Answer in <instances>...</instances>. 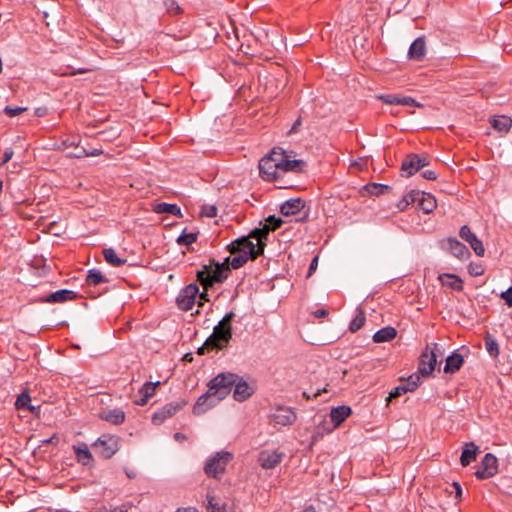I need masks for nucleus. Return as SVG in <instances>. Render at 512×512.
<instances>
[{
	"label": "nucleus",
	"mask_w": 512,
	"mask_h": 512,
	"mask_svg": "<svg viewBox=\"0 0 512 512\" xmlns=\"http://www.w3.org/2000/svg\"><path fill=\"white\" fill-rule=\"evenodd\" d=\"M231 257H226L225 260L220 263L214 258L209 260L208 264H204L202 269L197 272V281L206 290H209L216 283L224 282L232 269L230 265Z\"/></svg>",
	"instance_id": "obj_1"
},
{
	"label": "nucleus",
	"mask_w": 512,
	"mask_h": 512,
	"mask_svg": "<svg viewBox=\"0 0 512 512\" xmlns=\"http://www.w3.org/2000/svg\"><path fill=\"white\" fill-rule=\"evenodd\" d=\"M265 246V239H255L251 237L250 232L247 236H243L231 242L227 246V249L231 254L240 253L247 255L250 260H255L264 253Z\"/></svg>",
	"instance_id": "obj_2"
},
{
	"label": "nucleus",
	"mask_w": 512,
	"mask_h": 512,
	"mask_svg": "<svg viewBox=\"0 0 512 512\" xmlns=\"http://www.w3.org/2000/svg\"><path fill=\"white\" fill-rule=\"evenodd\" d=\"M282 148H273L259 161L258 168L260 177L267 182H278L281 179V157Z\"/></svg>",
	"instance_id": "obj_3"
},
{
	"label": "nucleus",
	"mask_w": 512,
	"mask_h": 512,
	"mask_svg": "<svg viewBox=\"0 0 512 512\" xmlns=\"http://www.w3.org/2000/svg\"><path fill=\"white\" fill-rule=\"evenodd\" d=\"M239 376L231 372H222L212 378L207 386L211 394L218 398V400L225 399L231 392L232 387L238 380Z\"/></svg>",
	"instance_id": "obj_4"
},
{
	"label": "nucleus",
	"mask_w": 512,
	"mask_h": 512,
	"mask_svg": "<svg viewBox=\"0 0 512 512\" xmlns=\"http://www.w3.org/2000/svg\"><path fill=\"white\" fill-rule=\"evenodd\" d=\"M121 447V438L113 434H103L92 443V448L103 459L112 458Z\"/></svg>",
	"instance_id": "obj_5"
},
{
	"label": "nucleus",
	"mask_w": 512,
	"mask_h": 512,
	"mask_svg": "<svg viewBox=\"0 0 512 512\" xmlns=\"http://www.w3.org/2000/svg\"><path fill=\"white\" fill-rule=\"evenodd\" d=\"M440 348L437 343L427 345L419 358L418 372L421 376L427 377L432 374L437 363V353Z\"/></svg>",
	"instance_id": "obj_6"
},
{
	"label": "nucleus",
	"mask_w": 512,
	"mask_h": 512,
	"mask_svg": "<svg viewBox=\"0 0 512 512\" xmlns=\"http://www.w3.org/2000/svg\"><path fill=\"white\" fill-rule=\"evenodd\" d=\"M232 459V454L229 452H217L210 457L205 466L204 472L209 478H218L224 473L227 464Z\"/></svg>",
	"instance_id": "obj_7"
},
{
	"label": "nucleus",
	"mask_w": 512,
	"mask_h": 512,
	"mask_svg": "<svg viewBox=\"0 0 512 512\" xmlns=\"http://www.w3.org/2000/svg\"><path fill=\"white\" fill-rule=\"evenodd\" d=\"M199 294V287L196 283H190L179 292L176 303L182 311H190L195 305Z\"/></svg>",
	"instance_id": "obj_8"
},
{
	"label": "nucleus",
	"mask_w": 512,
	"mask_h": 512,
	"mask_svg": "<svg viewBox=\"0 0 512 512\" xmlns=\"http://www.w3.org/2000/svg\"><path fill=\"white\" fill-rule=\"evenodd\" d=\"M235 317L234 312L227 313L222 320L214 327L212 335L217 338L220 342L228 345L232 338V326L231 323Z\"/></svg>",
	"instance_id": "obj_9"
},
{
	"label": "nucleus",
	"mask_w": 512,
	"mask_h": 512,
	"mask_svg": "<svg viewBox=\"0 0 512 512\" xmlns=\"http://www.w3.org/2000/svg\"><path fill=\"white\" fill-rule=\"evenodd\" d=\"M498 472V460L492 453H487L483 457L479 467L475 471V476L479 480L489 479Z\"/></svg>",
	"instance_id": "obj_10"
},
{
	"label": "nucleus",
	"mask_w": 512,
	"mask_h": 512,
	"mask_svg": "<svg viewBox=\"0 0 512 512\" xmlns=\"http://www.w3.org/2000/svg\"><path fill=\"white\" fill-rule=\"evenodd\" d=\"M428 164L429 162L426 157H421L418 154H409L402 161L401 171L403 176L410 177Z\"/></svg>",
	"instance_id": "obj_11"
},
{
	"label": "nucleus",
	"mask_w": 512,
	"mask_h": 512,
	"mask_svg": "<svg viewBox=\"0 0 512 512\" xmlns=\"http://www.w3.org/2000/svg\"><path fill=\"white\" fill-rule=\"evenodd\" d=\"M187 405V401L181 400L178 402H171L164 405L161 409L157 410L152 416V423L161 425L166 419L175 415L178 411Z\"/></svg>",
	"instance_id": "obj_12"
},
{
	"label": "nucleus",
	"mask_w": 512,
	"mask_h": 512,
	"mask_svg": "<svg viewBox=\"0 0 512 512\" xmlns=\"http://www.w3.org/2000/svg\"><path fill=\"white\" fill-rule=\"evenodd\" d=\"M440 247L461 260L467 259L471 255L467 246L454 237L442 240L440 242Z\"/></svg>",
	"instance_id": "obj_13"
},
{
	"label": "nucleus",
	"mask_w": 512,
	"mask_h": 512,
	"mask_svg": "<svg viewBox=\"0 0 512 512\" xmlns=\"http://www.w3.org/2000/svg\"><path fill=\"white\" fill-rule=\"evenodd\" d=\"M281 159V179L287 172L302 173L305 171L307 164L304 160L291 159V156L282 149Z\"/></svg>",
	"instance_id": "obj_14"
},
{
	"label": "nucleus",
	"mask_w": 512,
	"mask_h": 512,
	"mask_svg": "<svg viewBox=\"0 0 512 512\" xmlns=\"http://www.w3.org/2000/svg\"><path fill=\"white\" fill-rule=\"evenodd\" d=\"M271 419L275 424L290 426L295 423L297 415L292 408L279 406L275 408L274 412L271 414Z\"/></svg>",
	"instance_id": "obj_15"
},
{
	"label": "nucleus",
	"mask_w": 512,
	"mask_h": 512,
	"mask_svg": "<svg viewBox=\"0 0 512 512\" xmlns=\"http://www.w3.org/2000/svg\"><path fill=\"white\" fill-rule=\"evenodd\" d=\"M459 236L466 241L477 256H483L485 248L480 239L473 233L468 225H463L459 230Z\"/></svg>",
	"instance_id": "obj_16"
},
{
	"label": "nucleus",
	"mask_w": 512,
	"mask_h": 512,
	"mask_svg": "<svg viewBox=\"0 0 512 512\" xmlns=\"http://www.w3.org/2000/svg\"><path fill=\"white\" fill-rule=\"evenodd\" d=\"M283 224V220L275 215H270L266 219V224L262 228H255L251 231V237L255 239H265L267 238L270 231H275L281 227Z\"/></svg>",
	"instance_id": "obj_17"
},
{
	"label": "nucleus",
	"mask_w": 512,
	"mask_h": 512,
	"mask_svg": "<svg viewBox=\"0 0 512 512\" xmlns=\"http://www.w3.org/2000/svg\"><path fill=\"white\" fill-rule=\"evenodd\" d=\"M284 457V453L278 450H263L259 453L258 461L262 468L273 469L279 465Z\"/></svg>",
	"instance_id": "obj_18"
},
{
	"label": "nucleus",
	"mask_w": 512,
	"mask_h": 512,
	"mask_svg": "<svg viewBox=\"0 0 512 512\" xmlns=\"http://www.w3.org/2000/svg\"><path fill=\"white\" fill-rule=\"evenodd\" d=\"M412 196H414L415 198V203L417 204V207L421 209L424 213H431L437 207L436 199L430 193L412 190Z\"/></svg>",
	"instance_id": "obj_19"
},
{
	"label": "nucleus",
	"mask_w": 512,
	"mask_h": 512,
	"mask_svg": "<svg viewBox=\"0 0 512 512\" xmlns=\"http://www.w3.org/2000/svg\"><path fill=\"white\" fill-rule=\"evenodd\" d=\"M78 298V294L69 289H61L55 292H52L42 298L39 299L41 303H65L67 301H72Z\"/></svg>",
	"instance_id": "obj_20"
},
{
	"label": "nucleus",
	"mask_w": 512,
	"mask_h": 512,
	"mask_svg": "<svg viewBox=\"0 0 512 512\" xmlns=\"http://www.w3.org/2000/svg\"><path fill=\"white\" fill-rule=\"evenodd\" d=\"M220 401L221 400H218V398L211 394L208 390L197 399L195 405L193 406V413L195 415H201L207 410L215 407Z\"/></svg>",
	"instance_id": "obj_21"
},
{
	"label": "nucleus",
	"mask_w": 512,
	"mask_h": 512,
	"mask_svg": "<svg viewBox=\"0 0 512 512\" xmlns=\"http://www.w3.org/2000/svg\"><path fill=\"white\" fill-rule=\"evenodd\" d=\"M383 103L388 105H402L409 107H420L421 104L418 103L414 98L410 96H400L393 94H382L377 97Z\"/></svg>",
	"instance_id": "obj_22"
},
{
	"label": "nucleus",
	"mask_w": 512,
	"mask_h": 512,
	"mask_svg": "<svg viewBox=\"0 0 512 512\" xmlns=\"http://www.w3.org/2000/svg\"><path fill=\"white\" fill-rule=\"evenodd\" d=\"M254 392V388L239 377L234 384L233 398L237 402H244L249 399Z\"/></svg>",
	"instance_id": "obj_23"
},
{
	"label": "nucleus",
	"mask_w": 512,
	"mask_h": 512,
	"mask_svg": "<svg viewBox=\"0 0 512 512\" xmlns=\"http://www.w3.org/2000/svg\"><path fill=\"white\" fill-rule=\"evenodd\" d=\"M305 201L301 198H292L284 202L280 207V212L284 216H293L299 214L305 208Z\"/></svg>",
	"instance_id": "obj_24"
},
{
	"label": "nucleus",
	"mask_w": 512,
	"mask_h": 512,
	"mask_svg": "<svg viewBox=\"0 0 512 512\" xmlns=\"http://www.w3.org/2000/svg\"><path fill=\"white\" fill-rule=\"evenodd\" d=\"M426 54V42L424 37L415 39L409 47L408 57L410 60L421 61Z\"/></svg>",
	"instance_id": "obj_25"
},
{
	"label": "nucleus",
	"mask_w": 512,
	"mask_h": 512,
	"mask_svg": "<svg viewBox=\"0 0 512 512\" xmlns=\"http://www.w3.org/2000/svg\"><path fill=\"white\" fill-rule=\"evenodd\" d=\"M73 451L78 463L84 466L92 465L94 458L86 443L73 445Z\"/></svg>",
	"instance_id": "obj_26"
},
{
	"label": "nucleus",
	"mask_w": 512,
	"mask_h": 512,
	"mask_svg": "<svg viewBox=\"0 0 512 512\" xmlns=\"http://www.w3.org/2000/svg\"><path fill=\"white\" fill-rule=\"evenodd\" d=\"M463 363H464L463 356L460 353H458L457 351H454L451 355H449L446 358L444 372L447 374H454L460 370Z\"/></svg>",
	"instance_id": "obj_27"
},
{
	"label": "nucleus",
	"mask_w": 512,
	"mask_h": 512,
	"mask_svg": "<svg viewBox=\"0 0 512 512\" xmlns=\"http://www.w3.org/2000/svg\"><path fill=\"white\" fill-rule=\"evenodd\" d=\"M100 418L114 425H120L125 421V412L119 408L103 410Z\"/></svg>",
	"instance_id": "obj_28"
},
{
	"label": "nucleus",
	"mask_w": 512,
	"mask_h": 512,
	"mask_svg": "<svg viewBox=\"0 0 512 512\" xmlns=\"http://www.w3.org/2000/svg\"><path fill=\"white\" fill-rule=\"evenodd\" d=\"M439 281L443 286H447L455 291H462L463 290V281L462 279L455 275L450 273H443L438 276Z\"/></svg>",
	"instance_id": "obj_29"
},
{
	"label": "nucleus",
	"mask_w": 512,
	"mask_h": 512,
	"mask_svg": "<svg viewBox=\"0 0 512 512\" xmlns=\"http://www.w3.org/2000/svg\"><path fill=\"white\" fill-rule=\"evenodd\" d=\"M352 413V409L349 406L341 405L335 407L330 412L331 422L337 427L344 422Z\"/></svg>",
	"instance_id": "obj_30"
},
{
	"label": "nucleus",
	"mask_w": 512,
	"mask_h": 512,
	"mask_svg": "<svg viewBox=\"0 0 512 512\" xmlns=\"http://www.w3.org/2000/svg\"><path fill=\"white\" fill-rule=\"evenodd\" d=\"M479 447L473 442L466 443L462 451L460 462L463 467L468 466L472 461L476 459Z\"/></svg>",
	"instance_id": "obj_31"
},
{
	"label": "nucleus",
	"mask_w": 512,
	"mask_h": 512,
	"mask_svg": "<svg viewBox=\"0 0 512 512\" xmlns=\"http://www.w3.org/2000/svg\"><path fill=\"white\" fill-rule=\"evenodd\" d=\"M397 336V330L392 326L381 328L373 335L375 343H383L393 340Z\"/></svg>",
	"instance_id": "obj_32"
},
{
	"label": "nucleus",
	"mask_w": 512,
	"mask_h": 512,
	"mask_svg": "<svg viewBox=\"0 0 512 512\" xmlns=\"http://www.w3.org/2000/svg\"><path fill=\"white\" fill-rule=\"evenodd\" d=\"M490 123L495 130L503 133H507L512 127V119L506 115L494 117Z\"/></svg>",
	"instance_id": "obj_33"
},
{
	"label": "nucleus",
	"mask_w": 512,
	"mask_h": 512,
	"mask_svg": "<svg viewBox=\"0 0 512 512\" xmlns=\"http://www.w3.org/2000/svg\"><path fill=\"white\" fill-rule=\"evenodd\" d=\"M108 282V278L104 276L98 269L89 270L85 280L87 286H98Z\"/></svg>",
	"instance_id": "obj_34"
},
{
	"label": "nucleus",
	"mask_w": 512,
	"mask_h": 512,
	"mask_svg": "<svg viewBox=\"0 0 512 512\" xmlns=\"http://www.w3.org/2000/svg\"><path fill=\"white\" fill-rule=\"evenodd\" d=\"M156 213H166L174 216H181V209L177 204H169L165 202L157 203L154 207Z\"/></svg>",
	"instance_id": "obj_35"
},
{
	"label": "nucleus",
	"mask_w": 512,
	"mask_h": 512,
	"mask_svg": "<svg viewBox=\"0 0 512 512\" xmlns=\"http://www.w3.org/2000/svg\"><path fill=\"white\" fill-rule=\"evenodd\" d=\"M206 512H226V505L220 498L208 494Z\"/></svg>",
	"instance_id": "obj_36"
},
{
	"label": "nucleus",
	"mask_w": 512,
	"mask_h": 512,
	"mask_svg": "<svg viewBox=\"0 0 512 512\" xmlns=\"http://www.w3.org/2000/svg\"><path fill=\"white\" fill-rule=\"evenodd\" d=\"M484 345L488 354L496 359L499 356L500 350L499 345L496 339L489 333H487L484 337Z\"/></svg>",
	"instance_id": "obj_37"
},
{
	"label": "nucleus",
	"mask_w": 512,
	"mask_h": 512,
	"mask_svg": "<svg viewBox=\"0 0 512 512\" xmlns=\"http://www.w3.org/2000/svg\"><path fill=\"white\" fill-rule=\"evenodd\" d=\"M103 256L107 263H109L113 267H120L125 264L126 259L120 258L116 251L112 248H107L103 250Z\"/></svg>",
	"instance_id": "obj_38"
},
{
	"label": "nucleus",
	"mask_w": 512,
	"mask_h": 512,
	"mask_svg": "<svg viewBox=\"0 0 512 512\" xmlns=\"http://www.w3.org/2000/svg\"><path fill=\"white\" fill-rule=\"evenodd\" d=\"M31 397L27 392L21 393L15 402V406L18 410H28L32 413L35 412L36 407L30 404Z\"/></svg>",
	"instance_id": "obj_39"
},
{
	"label": "nucleus",
	"mask_w": 512,
	"mask_h": 512,
	"mask_svg": "<svg viewBox=\"0 0 512 512\" xmlns=\"http://www.w3.org/2000/svg\"><path fill=\"white\" fill-rule=\"evenodd\" d=\"M103 153L101 148H95L93 150H87L84 147H81L80 145L78 148H74V151L69 152L68 156L73 158H83L88 156H99Z\"/></svg>",
	"instance_id": "obj_40"
},
{
	"label": "nucleus",
	"mask_w": 512,
	"mask_h": 512,
	"mask_svg": "<svg viewBox=\"0 0 512 512\" xmlns=\"http://www.w3.org/2000/svg\"><path fill=\"white\" fill-rule=\"evenodd\" d=\"M366 322L365 313L362 309H358L355 317L351 320L349 324V331L352 333L360 330Z\"/></svg>",
	"instance_id": "obj_41"
},
{
	"label": "nucleus",
	"mask_w": 512,
	"mask_h": 512,
	"mask_svg": "<svg viewBox=\"0 0 512 512\" xmlns=\"http://www.w3.org/2000/svg\"><path fill=\"white\" fill-rule=\"evenodd\" d=\"M160 384L159 381L157 382H146L143 384V386L139 389L138 395H144L145 398L150 399L156 391L157 386Z\"/></svg>",
	"instance_id": "obj_42"
},
{
	"label": "nucleus",
	"mask_w": 512,
	"mask_h": 512,
	"mask_svg": "<svg viewBox=\"0 0 512 512\" xmlns=\"http://www.w3.org/2000/svg\"><path fill=\"white\" fill-rule=\"evenodd\" d=\"M197 233H186L185 231L177 238L179 245H191L197 241Z\"/></svg>",
	"instance_id": "obj_43"
},
{
	"label": "nucleus",
	"mask_w": 512,
	"mask_h": 512,
	"mask_svg": "<svg viewBox=\"0 0 512 512\" xmlns=\"http://www.w3.org/2000/svg\"><path fill=\"white\" fill-rule=\"evenodd\" d=\"M80 143H81V140L78 136H68L61 141L60 147L63 150H66L69 148H78Z\"/></svg>",
	"instance_id": "obj_44"
},
{
	"label": "nucleus",
	"mask_w": 512,
	"mask_h": 512,
	"mask_svg": "<svg viewBox=\"0 0 512 512\" xmlns=\"http://www.w3.org/2000/svg\"><path fill=\"white\" fill-rule=\"evenodd\" d=\"M421 383V375L418 373H414L409 376L406 383L403 384L406 388H409L408 391H414L418 388Z\"/></svg>",
	"instance_id": "obj_45"
},
{
	"label": "nucleus",
	"mask_w": 512,
	"mask_h": 512,
	"mask_svg": "<svg viewBox=\"0 0 512 512\" xmlns=\"http://www.w3.org/2000/svg\"><path fill=\"white\" fill-rule=\"evenodd\" d=\"M204 344L206 345L207 349L210 351V350H214V349H217V350H222L223 348H225V344L220 342L217 338H215L212 334L206 339V341L204 342Z\"/></svg>",
	"instance_id": "obj_46"
},
{
	"label": "nucleus",
	"mask_w": 512,
	"mask_h": 512,
	"mask_svg": "<svg viewBox=\"0 0 512 512\" xmlns=\"http://www.w3.org/2000/svg\"><path fill=\"white\" fill-rule=\"evenodd\" d=\"M237 254L238 255L233 257L230 261L232 269H239L243 267L249 260V257L247 255H242L240 253Z\"/></svg>",
	"instance_id": "obj_47"
},
{
	"label": "nucleus",
	"mask_w": 512,
	"mask_h": 512,
	"mask_svg": "<svg viewBox=\"0 0 512 512\" xmlns=\"http://www.w3.org/2000/svg\"><path fill=\"white\" fill-rule=\"evenodd\" d=\"M166 10L171 15H177L182 12L181 7L176 0H163Z\"/></svg>",
	"instance_id": "obj_48"
},
{
	"label": "nucleus",
	"mask_w": 512,
	"mask_h": 512,
	"mask_svg": "<svg viewBox=\"0 0 512 512\" xmlns=\"http://www.w3.org/2000/svg\"><path fill=\"white\" fill-rule=\"evenodd\" d=\"M365 188L368 191V193L378 196L380 194H383L384 191L387 190L389 187L382 184L372 183L366 185Z\"/></svg>",
	"instance_id": "obj_49"
},
{
	"label": "nucleus",
	"mask_w": 512,
	"mask_h": 512,
	"mask_svg": "<svg viewBox=\"0 0 512 512\" xmlns=\"http://www.w3.org/2000/svg\"><path fill=\"white\" fill-rule=\"evenodd\" d=\"M468 272L472 276H481L484 274L485 269L481 263L471 262L468 266Z\"/></svg>",
	"instance_id": "obj_50"
},
{
	"label": "nucleus",
	"mask_w": 512,
	"mask_h": 512,
	"mask_svg": "<svg viewBox=\"0 0 512 512\" xmlns=\"http://www.w3.org/2000/svg\"><path fill=\"white\" fill-rule=\"evenodd\" d=\"M409 388H406L403 384L402 385H399L397 387H395L390 393H389V396L387 397L386 401L389 403L391 401V399L393 398H397L407 392Z\"/></svg>",
	"instance_id": "obj_51"
},
{
	"label": "nucleus",
	"mask_w": 512,
	"mask_h": 512,
	"mask_svg": "<svg viewBox=\"0 0 512 512\" xmlns=\"http://www.w3.org/2000/svg\"><path fill=\"white\" fill-rule=\"evenodd\" d=\"M410 204H415V198L412 196V191L404 195L402 200L398 203V208L401 210L406 209Z\"/></svg>",
	"instance_id": "obj_52"
},
{
	"label": "nucleus",
	"mask_w": 512,
	"mask_h": 512,
	"mask_svg": "<svg viewBox=\"0 0 512 512\" xmlns=\"http://www.w3.org/2000/svg\"><path fill=\"white\" fill-rule=\"evenodd\" d=\"M201 215L213 218L217 215V208L214 205H204L201 208Z\"/></svg>",
	"instance_id": "obj_53"
},
{
	"label": "nucleus",
	"mask_w": 512,
	"mask_h": 512,
	"mask_svg": "<svg viewBox=\"0 0 512 512\" xmlns=\"http://www.w3.org/2000/svg\"><path fill=\"white\" fill-rule=\"evenodd\" d=\"M25 110H26V108H22V107H18V106H16V107L6 106L4 108V113L9 117H15V116L20 115Z\"/></svg>",
	"instance_id": "obj_54"
},
{
	"label": "nucleus",
	"mask_w": 512,
	"mask_h": 512,
	"mask_svg": "<svg viewBox=\"0 0 512 512\" xmlns=\"http://www.w3.org/2000/svg\"><path fill=\"white\" fill-rule=\"evenodd\" d=\"M451 491H449L450 494H455V500L460 501L462 498V488L458 482H453L451 485Z\"/></svg>",
	"instance_id": "obj_55"
},
{
	"label": "nucleus",
	"mask_w": 512,
	"mask_h": 512,
	"mask_svg": "<svg viewBox=\"0 0 512 512\" xmlns=\"http://www.w3.org/2000/svg\"><path fill=\"white\" fill-rule=\"evenodd\" d=\"M500 297L509 307H512V286L509 287L506 291H503Z\"/></svg>",
	"instance_id": "obj_56"
},
{
	"label": "nucleus",
	"mask_w": 512,
	"mask_h": 512,
	"mask_svg": "<svg viewBox=\"0 0 512 512\" xmlns=\"http://www.w3.org/2000/svg\"><path fill=\"white\" fill-rule=\"evenodd\" d=\"M91 70L88 69V68H79L77 70L75 69H70L64 73H62L63 76H74L76 74H85V73H88L90 72Z\"/></svg>",
	"instance_id": "obj_57"
},
{
	"label": "nucleus",
	"mask_w": 512,
	"mask_h": 512,
	"mask_svg": "<svg viewBox=\"0 0 512 512\" xmlns=\"http://www.w3.org/2000/svg\"><path fill=\"white\" fill-rule=\"evenodd\" d=\"M204 291L202 293L199 292L198 296L199 297V301H198V306L199 307H202L204 305V302H208L209 301V298H208V290H206L204 287H203Z\"/></svg>",
	"instance_id": "obj_58"
},
{
	"label": "nucleus",
	"mask_w": 512,
	"mask_h": 512,
	"mask_svg": "<svg viewBox=\"0 0 512 512\" xmlns=\"http://www.w3.org/2000/svg\"><path fill=\"white\" fill-rule=\"evenodd\" d=\"M422 176L427 179V180H436L437 179V174L435 171L433 170H425L423 173H422Z\"/></svg>",
	"instance_id": "obj_59"
},
{
	"label": "nucleus",
	"mask_w": 512,
	"mask_h": 512,
	"mask_svg": "<svg viewBox=\"0 0 512 512\" xmlns=\"http://www.w3.org/2000/svg\"><path fill=\"white\" fill-rule=\"evenodd\" d=\"M317 265H318V256H315L310 263L309 270H308V277L311 276L312 273L316 270Z\"/></svg>",
	"instance_id": "obj_60"
},
{
	"label": "nucleus",
	"mask_w": 512,
	"mask_h": 512,
	"mask_svg": "<svg viewBox=\"0 0 512 512\" xmlns=\"http://www.w3.org/2000/svg\"><path fill=\"white\" fill-rule=\"evenodd\" d=\"M12 156H13V151L10 150V149L6 150L4 152L3 159H2V161L0 163V166L4 165L7 162H9L11 160Z\"/></svg>",
	"instance_id": "obj_61"
},
{
	"label": "nucleus",
	"mask_w": 512,
	"mask_h": 512,
	"mask_svg": "<svg viewBox=\"0 0 512 512\" xmlns=\"http://www.w3.org/2000/svg\"><path fill=\"white\" fill-rule=\"evenodd\" d=\"M328 310L326 309H317L315 312H314V316L316 318H323V317H326L328 315Z\"/></svg>",
	"instance_id": "obj_62"
},
{
	"label": "nucleus",
	"mask_w": 512,
	"mask_h": 512,
	"mask_svg": "<svg viewBox=\"0 0 512 512\" xmlns=\"http://www.w3.org/2000/svg\"><path fill=\"white\" fill-rule=\"evenodd\" d=\"M148 398H145L144 395H139V398L135 399V404L139 406H144L148 402Z\"/></svg>",
	"instance_id": "obj_63"
},
{
	"label": "nucleus",
	"mask_w": 512,
	"mask_h": 512,
	"mask_svg": "<svg viewBox=\"0 0 512 512\" xmlns=\"http://www.w3.org/2000/svg\"><path fill=\"white\" fill-rule=\"evenodd\" d=\"M301 125V118L299 117L298 119H296V121L294 122V124L292 125V128L291 130L289 131V133H294L298 130V127Z\"/></svg>",
	"instance_id": "obj_64"
}]
</instances>
